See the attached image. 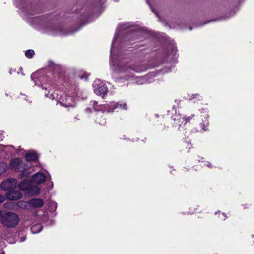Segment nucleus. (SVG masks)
<instances>
[{
	"instance_id": "obj_10",
	"label": "nucleus",
	"mask_w": 254,
	"mask_h": 254,
	"mask_svg": "<svg viewBox=\"0 0 254 254\" xmlns=\"http://www.w3.org/2000/svg\"><path fill=\"white\" fill-rule=\"evenodd\" d=\"M111 106L113 107L112 109H109L108 110V112H113V110L115 109L120 108L122 109H125L126 110L127 108V105L126 103H115L114 102H112L111 103Z\"/></svg>"
},
{
	"instance_id": "obj_14",
	"label": "nucleus",
	"mask_w": 254,
	"mask_h": 254,
	"mask_svg": "<svg viewBox=\"0 0 254 254\" xmlns=\"http://www.w3.org/2000/svg\"><path fill=\"white\" fill-rule=\"evenodd\" d=\"M8 168L6 163L2 162L0 163V176L5 172Z\"/></svg>"
},
{
	"instance_id": "obj_12",
	"label": "nucleus",
	"mask_w": 254,
	"mask_h": 254,
	"mask_svg": "<svg viewBox=\"0 0 254 254\" xmlns=\"http://www.w3.org/2000/svg\"><path fill=\"white\" fill-rule=\"evenodd\" d=\"M42 229V226L38 224V225H33L31 228V232L32 233L36 234V233L40 232L41 231Z\"/></svg>"
},
{
	"instance_id": "obj_6",
	"label": "nucleus",
	"mask_w": 254,
	"mask_h": 254,
	"mask_svg": "<svg viewBox=\"0 0 254 254\" xmlns=\"http://www.w3.org/2000/svg\"><path fill=\"white\" fill-rule=\"evenodd\" d=\"M18 186V182L15 179H8L4 181L1 185V188L4 190L13 189Z\"/></svg>"
},
{
	"instance_id": "obj_19",
	"label": "nucleus",
	"mask_w": 254,
	"mask_h": 254,
	"mask_svg": "<svg viewBox=\"0 0 254 254\" xmlns=\"http://www.w3.org/2000/svg\"><path fill=\"white\" fill-rule=\"evenodd\" d=\"M97 122L101 125H104L106 123V121L104 120V119H103V120H102V121H99Z\"/></svg>"
},
{
	"instance_id": "obj_24",
	"label": "nucleus",
	"mask_w": 254,
	"mask_h": 254,
	"mask_svg": "<svg viewBox=\"0 0 254 254\" xmlns=\"http://www.w3.org/2000/svg\"><path fill=\"white\" fill-rule=\"evenodd\" d=\"M193 96H194L193 98H195L196 96H198V98L199 97V96L198 95H193Z\"/></svg>"
},
{
	"instance_id": "obj_2",
	"label": "nucleus",
	"mask_w": 254,
	"mask_h": 254,
	"mask_svg": "<svg viewBox=\"0 0 254 254\" xmlns=\"http://www.w3.org/2000/svg\"><path fill=\"white\" fill-rule=\"evenodd\" d=\"M55 95H56V99L62 106L64 107H70L73 106L74 105L73 97H68L67 98L66 97V95L65 94L60 95V97H58V95L57 93L51 94L49 96V97L52 99H54L56 98L55 97ZM45 96L48 97V94L45 93Z\"/></svg>"
},
{
	"instance_id": "obj_21",
	"label": "nucleus",
	"mask_w": 254,
	"mask_h": 254,
	"mask_svg": "<svg viewBox=\"0 0 254 254\" xmlns=\"http://www.w3.org/2000/svg\"><path fill=\"white\" fill-rule=\"evenodd\" d=\"M93 105H94V107H95V105H96V104H97V102H96V101H93ZM94 108H95V110H98V109H96L95 107H94Z\"/></svg>"
},
{
	"instance_id": "obj_11",
	"label": "nucleus",
	"mask_w": 254,
	"mask_h": 254,
	"mask_svg": "<svg viewBox=\"0 0 254 254\" xmlns=\"http://www.w3.org/2000/svg\"><path fill=\"white\" fill-rule=\"evenodd\" d=\"M26 160L27 161H35L37 158V154L34 152H30L26 155Z\"/></svg>"
},
{
	"instance_id": "obj_22",
	"label": "nucleus",
	"mask_w": 254,
	"mask_h": 254,
	"mask_svg": "<svg viewBox=\"0 0 254 254\" xmlns=\"http://www.w3.org/2000/svg\"><path fill=\"white\" fill-rule=\"evenodd\" d=\"M222 217H221V218L222 219V220H225V218H226V216L225 215V214L224 213L222 214Z\"/></svg>"
},
{
	"instance_id": "obj_17",
	"label": "nucleus",
	"mask_w": 254,
	"mask_h": 254,
	"mask_svg": "<svg viewBox=\"0 0 254 254\" xmlns=\"http://www.w3.org/2000/svg\"><path fill=\"white\" fill-rule=\"evenodd\" d=\"M79 77L80 79H86L88 77V74L85 72H81L79 74Z\"/></svg>"
},
{
	"instance_id": "obj_8",
	"label": "nucleus",
	"mask_w": 254,
	"mask_h": 254,
	"mask_svg": "<svg viewBox=\"0 0 254 254\" xmlns=\"http://www.w3.org/2000/svg\"><path fill=\"white\" fill-rule=\"evenodd\" d=\"M29 206L31 208L41 207L44 204V201L40 198H33L28 201Z\"/></svg>"
},
{
	"instance_id": "obj_4",
	"label": "nucleus",
	"mask_w": 254,
	"mask_h": 254,
	"mask_svg": "<svg viewBox=\"0 0 254 254\" xmlns=\"http://www.w3.org/2000/svg\"><path fill=\"white\" fill-rule=\"evenodd\" d=\"M19 189L22 190H28L32 195H37L40 193V190L38 187L31 188V184L28 181H23L19 185Z\"/></svg>"
},
{
	"instance_id": "obj_18",
	"label": "nucleus",
	"mask_w": 254,
	"mask_h": 254,
	"mask_svg": "<svg viewBox=\"0 0 254 254\" xmlns=\"http://www.w3.org/2000/svg\"><path fill=\"white\" fill-rule=\"evenodd\" d=\"M5 200V197L3 196L0 194V203H2Z\"/></svg>"
},
{
	"instance_id": "obj_23",
	"label": "nucleus",
	"mask_w": 254,
	"mask_h": 254,
	"mask_svg": "<svg viewBox=\"0 0 254 254\" xmlns=\"http://www.w3.org/2000/svg\"><path fill=\"white\" fill-rule=\"evenodd\" d=\"M2 211L0 210V217H1L3 215H2Z\"/></svg>"
},
{
	"instance_id": "obj_1",
	"label": "nucleus",
	"mask_w": 254,
	"mask_h": 254,
	"mask_svg": "<svg viewBox=\"0 0 254 254\" xmlns=\"http://www.w3.org/2000/svg\"><path fill=\"white\" fill-rule=\"evenodd\" d=\"M18 215L11 212L4 213L0 218L1 224L8 228H13L16 227L19 222Z\"/></svg>"
},
{
	"instance_id": "obj_9",
	"label": "nucleus",
	"mask_w": 254,
	"mask_h": 254,
	"mask_svg": "<svg viewBox=\"0 0 254 254\" xmlns=\"http://www.w3.org/2000/svg\"><path fill=\"white\" fill-rule=\"evenodd\" d=\"M32 180L36 184H42L46 180V176L44 174L38 172L33 176Z\"/></svg>"
},
{
	"instance_id": "obj_15",
	"label": "nucleus",
	"mask_w": 254,
	"mask_h": 254,
	"mask_svg": "<svg viewBox=\"0 0 254 254\" xmlns=\"http://www.w3.org/2000/svg\"><path fill=\"white\" fill-rule=\"evenodd\" d=\"M111 66L113 69V70H118L119 72H124L125 71H126L128 68L126 67V68H119L118 69H116V67H115V64L114 63L113 61H112V60L111 59Z\"/></svg>"
},
{
	"instance_id": "obj_20",
	"label": "nucleus",
	"mask_w": 254,
	"mask_h": 254,
	"mask_svg": "<svg viewBox=\"0 0 254 254\" xmlns=\"http://www.w3.org/2000/svg\"><path fill=\"white\" fill-rule=\"evenodd\" d=\"M116 40V38H114V39H113V43H112V45L114 44V43L115 42V41ZM113 45L112 46V47H111V55L113 53Z\"/></svg>"
},
{
	"instance_id": "obj_3",
	"label": "nucleus",
	"mask_w": 254,
	"mask_h": 254,
	"mask_svg": "<svg viewBox=\"0 0 254 254\" xmlns=\"http://www.w3.org/2000/svg\"><path fill=\"white\" fill-rule=\"evenodd\" d=\"M93 87L94 92L97 95L104 97L107 93V87L104 83L99 80H96L94 82Z\"/></svg>"
},
{
	"instance_id": "obj_13",
	"label": "nucleus",
	"mask_w": 254,
	"mask_h": 254,
	"mask_svg": "<svg viewBox=\"0 0 254 254\" xmlns=\"http://www.w3.org/2000/svg\"><path fill=\"white\" fill-rule=\"evenodd\" d=\"M18 205L19 207L22 209H30V208L29 206L28 201L25 202V201H20L18 202Z\"/></svg>"
},
{
	"instance_id": "obj_7",
	"label": "nucleus",
	"mask_w": 254,
	"mask_h": 254,
	"mask_svg": "<svg viewBox=\"0 0 254 254\" xmlns=\"http://www.w3.org/2000/svg\"><path fill=\"white\" fill-rule=\"evenodd\" d=\"M21 196V193L19 190H12L9 191L6 195L7 199L11 200H18L20 199Z\"/></svg>"
},
{
	"instance_id": "obj_16",
	"label": "nucleus",
	"mask_w": 254,
	"mask_h": 254,
	"mask_svg": "<svg viewBox=\"0 0 254 254\" xmlns=\"http://www.w3.org/2000/svg\"><path fill=\"white\" fill-rule=\"evenodd\" d=\"M34 51L32 50H28L25 52V56L28 58H31L34 54Z\"/></svg>"
},
{
	"instance_id": "obj_25",
	"label": "nucleus",
	"mask_w": 254,
	"mask_h": 254,
	"mask_svg": "<svg viewBox=\"0 0 254 254\" xmlns=\"http://www.w3.org/2000/svg\"><path fill=\"white\" fill-rule=\"evenodd\" d=\"M34 74H32L31 76V77L32 80H33V78L34 77Z\"/></svg>"
},
{
	"instance_id": "obj_26",
	"label": "nucleus",
	"mask_w": 254,
	"mask_h": 254,
	"mask_svg": "<svg viewBox=\"0 0 254 254\" xmlns=\"http://www.w3.org/2000/svg\"><path fill=\"white\" fill-rule=\"evenodd\" d=\"M6 147H7V148H9V147H12V146H7Z\"/></svg>"
},
{
	"instance_id": "obj_5",
	"label": "nucleus",
	"mask_w": 254,
	"mask_h": 254,
	"mask_svg": "<svg viewBox=\"0 0 254 254\" xmlns=\"http://www.w3.org/2000/svg\"><path fill=\"white\" fill-rule=\"evenodd\" d=\"M9 166L11 169L18 170L20 172H22L28 168V165H26L24 163H22L18 158L12 159L10 161Z\"/></svg>"
}]
</instances>
